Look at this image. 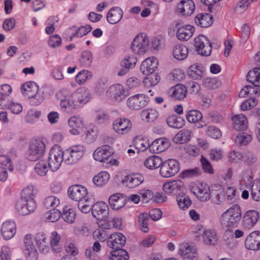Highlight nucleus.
Wrapping results in <instances>:
<instances>
[{
	"label": "nucleus",
	"mask_w": 260,
	"mask_h": 260,
	"mask_svg": "<svg viewBox=\"0 0 260 260\" xmlns=\"http://www.w3.org/2000/svg\"><path fill=\"white\" fill-rule=\"evenodd\" d=\"M37 193V189L33 185L24 188L21 192L20 199L16 203L15 208L17 212L22 215L33 212L37 207L35 200Z\"/></svg>",
	"instance_id": "obj_1"
},
{
	"label": "nucleus",
	"mask_w": 260,
	"mask_h": 260,
	"mask_svg": "<svg viewBox=\"0 0 260 260\" xmlns=\"http://www.w3.org/2000/svg\"><path fill=\"white\" fill-rule=\"evenodd\" d=\"M241 219V210L238 205H234L221 215L220 222L222 226L236 227Z\"/></svg>",
	"instance_id": "obj_2"
},
{
	"label": "nucleus",
	"mask_w": 260,
	"mask_h": 260,
	"mask_svg": "<svg viewBox=\"0 0 260 260\" xmlns=\"http://www.w3.org/2000/svg\"><path fill=\"white\" fill-rule=\"evenodd\" d=\"M46 149L44 142L40 139H32L29 143L27 158L30 161H36L44 155Z\"/></svg>",
	"instance_id": "obj_3"
},
{
	"label": "nucleus",
	"mask_w": 260,
	"mask_h": 260,
	"mask_svg": "<svg viewBox=\"0 0 260 260\" xmlns=\"http://www.w3.org/2000/svg\"><path fill=\"white\" fill-rule=\"evenodd\" d=\"M85 148L82 145L73 146L66 149L63 153L64 162L72 165L79 161L84 154Z\"/></svg>",
	"instance_id": "obj_4"
},
{
	"label": "nucleus",
	"mask_w": 260,
	"mask_h": 260,
	"mask_svg": "<svg viewBox=\"0 0 260 260\" xmlns=\"http://www.w3.org/2000/svg\"><path fill=\"white\" fill-rule=\"evenodd\" d=\"M64 161L63 151L58 146L53 147L50 151L48 157V166L52 171L57 170L62 161Z\"/></svg>",
	"instance_id": "obj_5"
},
{
	"label": "nucleus",
	"mask_w": 260,
	"mask_h": 260,
	"mask_svg": "<svg viewBox=\"0 0 260 260\" xmlns=\"http://www.w3.org/2000/svg\"><path fill=\"white\" fill-rule=\"evenodd\" d=\"M179 170V162L175 159H170L162 162L159 171L162 177L169 178L177 174Z\"/></svg>",
	"instance_id": "obj_6"
},
{
	"label": "nucleus",
	"mask_w": 260,
	"mask_h": 260,
	"mask_svg": "<svg viewBox=\"0 0 260 260\" xmlns=\"http://www.w3.org/2000/svg\"><path fill=\"white\" fill-rule=\"evenodd\" d=\"M194 46L198 53L202 56H208L211 53V44L204 35H199L194 39Z\"/></svg>",
	"instance_id": "obj_7"
},
{
	"label": "nucleus",
	"mask_w": 260,
	"mask_h": 260,
	"mask_svg": "<svg viewBox=\"0 0 260 260\" xmlns=\"http://www.w3.org/2000/svg\"><path fill=\"white\" fill-rule=\"evenodd\" d=\"M148 44V39L146 36L138 35L132 43L131 48L134 53L141 54L146 51Z\"/></svg>",
	"instance_id": "obj_8"
},
{
	"label": "nucleus",
	"mask_w": 260,
	"mask_h": 260,
	"mask_svg": "<svg viewBox=\"0 0 260 260\" xmlns=\"http://www.w3.org/2000/svg\"><path fill=\"white\" fill-rule=\"evenodd\" d=\"M68 193L70 198L78 202L89 198L86 188L80 185L71 186L68 188Z\"/></svg>",
	"instance_id": "obj_9"
},
{
	"label": "nucleus",
	"mask_w": 260,
	"mask_h": 260,
	"mask_svg": "<svg viewBox=\"0 0 260 260\" xmlns=\"http://www.w3.org/2000/svg\"><path fill=\"white\" fill-rule=\"evenodd\" d=\"M191 192L201 202H206L211 198V192L209 186L200 184L191 187Z\"/></svg>",
	"instance_id": "obj_10"
},
{
	"label": "nucleus",
	"mask_w": 260,
	"mask_h": 260,
	"mask_svg": "<svg viewBox=\"0 0 260 260\" xmlns=\"http://www.w3.org/2000/svg\"><path fill=\"white\" fill-rule=\"evenodd\" d=\"M109 207L104 202H98L92 206L93 216L99 220H106L109 214Z\"/></svg>",
	"instance_id": "obj_11"
},
{
	"label": "nucleus",
	"mask_w": 260,
	"mask_h": 260,
	"mask_svg": "<svg viewBox=\"0 0 260 260\" xmlns=\"http://www.w3.org/2000/svg\"><path fill=\"white\" fill-rule=\"evenodd\" d=\"M148 98L144 94H137L128 98L127 104L133 110H139L146 106L148 103Z\"/></svg>",
	"instance_id": "obj_12"
},
{
	"label": "nucleus",
	"mask_w": 260,
	"mask_h": 260,
	"mask_svg": "<svg viewBox=\"0 0 260 260\" xmlns=\"http://www.w3.org/2000/svg\"><path fill=\"white\" fill-rule=\"evenodd\" d=\"M107 243L108 246L113 250L122 249L125 244L126 238L121 233H115L111 235Z\"/></svg>",
	"instance_id": "obj_13"
},
{
	"label": "nucleus",
	"mask_w": 260,
	"mask_h": 260,
	"mask_svg": "<svg viewBox=\"0 0 260 260\" xmlns=\"http://www.w3.org/2000/svg\"><path fill=\"white\" fill-rule=\"evenodd\" d=\"M184 189V183L179 179L166 182L163 185V190L167 194H178Z\"/></svg>",
	"instance_id": "obj_14"
},
{
	"label": "nucleus",
	"mask_w": 260,
	"mask_h": 260,
	"mask_svg": "<svg viewBox=\"0 0 260 260\" xmlns=\"http://www.w3.org/2000/svg\"><path fill=\"white\" fill-rule=\"evenodd\" d=\"M175 24V27L178 28L177 37L181 41H187L192 36L194 31V28L190 25H186L182 27H179L180 23L177 21L174 22L173 25Z\"/></svg>",
	"instance_id": "obj_15"
},
{
	"label": "nucleus",
	"mask_w": 260,
	"mask_h": 260,
	"mask_svg": "<svg viewBox=\"0 0 260 260\" xmlns=\"http://www.w3.org/2000/svg\"><path fill=\"white\" fill-rule=\"evenodd\" d=\"M158 62L156 58L152 56L148 57L142 61L140 71L146 75L152 74L157 68Z\"/></svg>",
	"instance_id": "obj_16"
},
{
	"label": "nucleus",
	"mask_w": 260,
	"mask_h": 260,
	"mask_svg": "<svg viewBox=\"0 0 260 260\" xmlns=\"http://www.w3.org/2000/svg\"><path fill=\"white\" fill-rule=\"evenodd\" d=\"M247 249L252 250L260 249V232L254 231L251 233L246 238L245 242Z\"/></svg>",
	"instance_id": "obj_17"
},
{
	"label": "nucleus",
	"mask_w": 260,
	"mask_h": 260,
	"mask_svg": "<svg viewBox=\"0 0 260 260\" xmlns=\"http://www.w3.org/2000/svg\"><path fill=\"white\" fill-rule=\"evenodd\" d=\"M170 146L169 140L165 138H160L153 141L149 145V150L152 153H159L164 151Z\"/></svg>",
	"instance_id": "obj_18"
},
{
	"label": "nucleus",
	"mask_w": 260,
	"mask_h": 260,
	"mask_svg": "<svg viewBox=\"0 0 260 260\" xmlns=\"http://www.w3.org/2000/svg\"><path fill=\"white\" fill-rule=\"evenodd\" d=\"M131 121L127 118H119L113 123V127L117 133L124 134L127 133L131 128Z\"/></svg>",
	"instance_id": "obj_19"
},
{
	"label": "nucleus",
	"mask_w": 260,
	"mask_h": 260,
	"mask_svg": "<svg viewBox=\"0 0 260 260\" xmlns=\"http://www.w3.org/2000/svg\"><path fill=\"white\" fill-rule=\"evenodd\" d=\"M186 87L181 84H178L172 87L168 91L169 95L177 100H181L186 96Z\"/></svg>",
	"instance_id": "obj_20"
},
{
	"label": "nucleus",
	"mask_w": 260,
	"mask_h": 260,
	"mask_svg": "<svg viewBox=\"0 0 260 260\" xmlns=\"http://www.w3.org/2000/svg\"><path fill=\"white\" fill-rule=\"evenodd\" d=\"M137 62V58L134 56H126L120 63L121 69L118 72L119 76H122L127 73L129 69L133 68Z\"/></svg>",
	"instance_id": "obj_21"
},
{
	"label": "nucleus",
	"mask_w": 260,
	"mask_h": 260,
	"mask_svg": "<svg viewBox=\"0 0 260 260\" xmlns=\"http://www.w3.org/2000/svg\"><path fill=\"white\" fill-rule=\"evenodd\" d=\"M144 178L140 174H134L126 176L122 183L130 188L136 187L143 182Z\"/></svg>",
	"instance_id": "obj_22"
},
{
	"label": "nucleus",
	"mask_w": 260,
	"mask_h": 260,
	"mask_svg": "<svg viewBox=\"0 0 260 260\" xmlns=\"http://www.w3.org/2000/svg\"><path fill=\"white\" fill-rule=\"evenodd\" d=\"M16 233V224L13 221L8 220L4 222L2 226L1 234L6 240L13 238Z\"/></svg>",
	"instance_id": "obj_23"
},
{
	"label": "nucleus",
	"mask_w": 260,
	"mask_h": 260,
	"mask_svg": "<svg viewBox=\"0 0 260 260\" xmlns=\"http://www.w3.org/2000/svg\"><path fill=\"white\" fill-rule=\"evenodd\" d=\"M195 5L192 0H182L177 6V11L183 15L189 16L193 14Z\"/></svg>",
	"instance_id": "obj_24"
},
{
	"label": "nucleus",
	"mask_w": 260,
	"mask_h": 260,
	"mask_svg": "<svg viewBox=\"0 0 260 260\" xmlns=\"http://www.w3.org/2000/svg\"><path fill=\"white\" fill-rule=\"evenodd\" d=\"M179 253L184 260L198 259L197 249L188 244H183L181 246Z\"/></svg>",
	"instance_id": "obj_25"
},
{
	"label": "nucleus",
	"mask_w": 260,
	"mask_h": 260,
	"mask_svg": "<svg viewBox=\"0 0 260 260\" xmlns=\"http://www.w3.org/2000/svg\"><path fill=\"white\" fill-rule=\"evenodd\" d=\"M233 128L237 131L246 130L248 127L247 117L243 114H238L232 117Z\"/></svg>",
	"instance_id": "obj_26"
},
{
	"label": "nucleus",
	"mask_w": 260,
	"mask_h": 260,
	"mask_svg": "<svg viewBox=\"0 0 260 260\" xmlns=\"http://www.w3.org/2000/svg\"><path fill=\"white\" fill-rule=\"evenodd\" d=\"M126 202V197L121 193H115L110 196L109 203L112 209L118 210L123 207Z\"/></svg>",
	"instance_id": "obj_27"
},
{
	"label": "nucleus",
	"mask_w": 260,
	"mask_h": 260,
	"mask_svg": "<svg viewBox=\"0 0 260 260\" xmlns=\"http://www.w3.org/2000/svg\"><path fill=\"white\" fill-rule=\"evenodd\" d=\"M123 16V11L118 7H113L109 11L107 15V21L112 24L118 23Z\"/></svg>",
	"instance_id": "obj_28"
},
{
	"label": "nucleus",
	"mask_w": 260,
	"mask_h": 260,
	"mask_svg": "<svg viewBox=\"0 0 260 260\" xmlns=\"http://www.w3.org/2000/svg\"><path fill=\"white\" fill-rule=\"evenodd\" d=\"M110 150L109 146L97 148L93 154L94 159L100 162H104L108 160L112 154V152Z\"/></svg>",
	"instance_id": "obj_29"
},
{
	"label": "nucleus",
	"mask_w": 260,
	"mask_h": 260,
	"mask_svg": "<svg viewBox=\"0 0 260 260\" xmlns=\"http://www.w3.org/2000/svg\"><path fill=\"white\" fill-rule=\"evenodd\" d=\"M21 89L24 95L30 99L39 91V86L34 82H27L22 85Z\"/></svg>",
	"instance_id": "obj_30"
},
{
	"label": "nucleus",
	"mask_w": 260,
	"mask_h": 260,
	"mask_svg": "<svg viewBox=\"0 0 260 260\" xmlns=\"http://www.w3.org/2000/svg\"><path fill=\"white\" fill-rule=\"evenodd\" d=\"M259 218V214L255 210H249L246 212L243 217V224L247 228L253 226L257 221Z\"/></svg>",
	"instance_id": "obj_31"
},
{
	"label": "nucleus",
	"mask_w": 260,
	"mask_h": 260,
	"mask_svg": "<svg viewBox=\"0 0 260 260\" xmlns=\"http://www.w3.org/2000/svg\"><path fill=\"white\" fill-rule=\"evenodd\" d=\"M194 22L196 24L201 27H208L213 24V19L209 14L201 13L196 16Z\"/></svg>",
	"instance_id": "obj_32"
},
{
	"label": "nucleus",
	"mask_w": 260,
	"mask_h": 260,
	"mask_svg": "<svg viewBox=\"0 0 260 260\" xmlns=\"http://www.w3.org/2000/svg\"><path fill=\"white\" fill-rule=\"evenodd\" d=\"M89 91L84 88H81L73 93L72 99L76 101L78 106L79 104L86 103L89 100Z\"/></svg>",
	"instance_id": "obj_33"
},
{
	"label": "nucleus",
	"mask_w": 260,
	"mask_h": 260,
	"mask_svg": "<svg viewBox=\"0 0 260 260\" xmlns=\"http://www.w3.org/2000/svg\"><path fill=\"white\" fill-rule=\"evenodd\" d=\"M68 124L71 127L69 131L71 134L74 135L80 134V129L83 126V121L80 118L72 116L69 119Z\"/></svg>",
	"instance_id": "obj_34"
},
{
	"label": "nucleus",
	"mask_w": 260,
	"mask_h": 260,
	"mask_svg": "<svg viewBox=\"0 0 260 260\" xmlns=\"http://www.w3.org/2000/svg\"><path fill=\"white\" fill-rule=\"evenodd\" d=\"M188 53V48L186 46L181 44L175 45L173 50V55L174 58L179 60H183L185 59Z\"/></svg>",
	"instance_id": "obj_35"
},
{
	"label": "nucleus",
	"mask_w": 260,
	"mask_h": 260,
	"mask_svg": "<svg viewBox=\"0 0 260 260\" xmlns=\"http://www.w3.org/2000/svg\"><path fill=\"white\" fill-rule=\"evenodd\" d=\"M247 81L256 87H260V68H254L247 75Z\"/></svg>",
	"instance_id": "obj_36"
},
{
	"label": "nucleus",
	"mask_w": 260,
	"mask_h": 260,
	"mask_svg": "<svg viewBox=\"0 0 260 260\" xmlns=\"http://www.w3.org/2000/svg\"><path fill=\"white\" fill-rule=\"evenodd\" d=\"M162 160L158 156L152 155L148 157L144 162L145 166L149 169L153 170L161 167Z\"/></svg>",
	"instance_id": "obj_37"
},
{
	"label": "nucleus",
	"mask_w": 260,
	"mask_h": 260,
	"mask_svg": "<svg viewBox=\"0 0 260 260\" xmlns=\"http://www.w3.org/2000/svg\"><path fill=\"white\" fill-rule=\"evenodd\" d=\"M115 100L117 102H121L124 100L126 96V91L123 86L119 84L114 85L111 87Z\"/></svg>",
	"instance_id": "obj_38"
},
{
	"label": "nucleus",
	"mask_w": 260,
	"mask_h": 260,
	"mask_svg": "<svg viewBox=\"0 0 260 260\" xmlns=\"http://www.w3.org/2000/svg\"><path fill=\"white\" fill-rule=\"evenodd\" d=\"M191 132L190 130L183 129L178 133L173 139L174 142L183 144L190 140Z\"/></svg>",
	"instance_id": "obj_39"
},
{
	"label": "nucleus",
	"mask_w": 260,
	"mask_h": 260,
	"mask_svg": "<svg viewBox=\"0 0 260 260\" xmlns=\"http://www.w3.org/2000/svg\"><path fill=\"white\" fill-rule=\"evenodd\" d=\"M202 237L205 244L208 245H214L217 240L216 232L212 230L204 231Z\"/></svg>",
	"instance_id": "obj_40"
},
{
	"label": "nucleus",
	"mask_w": 260,
	"mask_h": 260,
	"mask_svg": "<svg viewBox=\"0 0 260 260\" xmlns=\"http://www.w3.org/2000/svg\"><path fill=\"white\" fill-rule=\"evenodd\" d=\"M60 105L61 109L67 112H72L78 107L76 101L72 98L60 101Z\"/></svg>",
	"instance_id": "obj_41"
},
{
	"label": "nucleus",
	"mask_w": 260,
	"mask_h": 260,
	"mask_svg": "<svg viewBox=\"0 0 260 260\" xmlns=\"http://www.w3.org/2000/svg\"><path fill=\"white\" fill-rule=\"evenodd\" d=\"M76 214L74 210L68 206H65L61 213L63 220L69 223H73L75 220Z\"/></svg>",
	"instance_id": "obj_42"
},
{
	"label": "nucleus",
	"mask_w": 260,
	"mask_h": 260,
	"mask_svg": "<svg viewBox=\"0 0 260 260\" xmlns=\"http://www.w3.org/2000/svg\"><path fill=\"white\" fill-rule=\"evenodd\" d=\"M176 200L179 208L182 209L188 208L191 204L190 199L185 195L183 191L176 195Z\"/></svg>",
	"instance_id": "obj_43"
},
{
	"label": "nucleus",
	"mask_w": 260,
	"mask_h": 260,
	"mask_svg": "<svg viewBox=\"0 0 260 260\" xmlns=\"http://www.w3.org/2000/svg\"><path fill=\"white\" fill-rule=\"evenodd\" d=\"M60 237L58 234L54 231L51 233L50 237V246L52 249L56 253L59 252L61 249V246L60 244Z\"/></svg>",
	"instance_id": "obj_44"
},
{
	"label": "nucleus",
	"mask_w": 260,
	"mask_h": 260,
	"mask_svg": "<svg viewBox=\"0 0 260 260\" xmlns=\"http://www.w3.org/2000/svg\"><path fill=\"white\" fill-rule=\"evenodd\" d=\"M110 175L106 171L101 172L93 178V183L97 186H102L109 180Z\"/></svg>",
	"instance_id": "obj_45"
},
{
	"label": "nucleus",
	"mask_w": 260,
	"mask_h": 260,
	"mask_svg": "<svg viewBox=\"0 0 260 260\" xmlns=\"http://www.w3.org/2000/svg\"><path fill=\"white\" fill-rule=\"evenodd\" d=\"M93 201L91 198H87L86 199L78 202V207L79 210L84 213H87L92 210V206Z\"/></svg>",
	"instance_id": "obj_46"
},
{
	"label": "nucleus",
	"mask_w": 260,
	"mask_h": 260,
	"mask_svg": "<svg viewBox=\"0 0 260 260\" xmlns=\"http://www.w3.org/2000/svg\"><path fill=\"white\" fill-rule=\"evenodd\" d=\"M110 255L111 260H128L129 258L128 252L123 249L113 250Z\"/></svg>",
	"instance_id": "obj_47"
},
{
	"label": "nucleus",
	"mask_w": 260,
	"mask_h": 260,
	"mask_svg": "<svg viewBox=\"0 0 260 260\" xmlns=\"http://www.w3.org/2000/svg\"><path fill=\"white\" fill-rule=\"evenodd\" d=\"M210 198L213 203L220 205L225 200L224 192L221 190H212Z\"/></svg>",
	"instance_id": "obj_48"
},
{
	"label": "nucleus",
	"mask_w": 260,
	"mask_h": 260,
	"mask_svg": "<svg viewBox=\"0 0 260 260\" xmlns=\"http://www.w3.org/2000/svg\"><path fill=\"white\" fill-rule=\"evenodd\" d=\"M167 123L170 127L180 128L184 125V121L176 115H171L167 119Z\"/></svg>",
	"instance_id": "obj_49"
},
{
	"label": "nucleus",
	"mask_w": 260,
	"mask_h": 260,
	"mask_svg": "<svg viewBox=\"0 0 260 260\" xmlns=\"http://www.w3.org/2000/svg\"><path fill=\"white\" fill-rule=\"evenodd\" d=\"M203 117L202 114L197 110H191L186 114V118L190 123H196L200 121Z\"/></svg>",
	"instance_id": "obj_50"
},
{
	"label": "nucleus",
	"mask_w": 260,
	"mask_h": 260,
	"mask_svg": "<svg viewBox=\"0 0 260 260\" xmlns=\"http://www.w3.org/2000/svg\"><path fill=\"white\" fill-rule=\"evenodd\" d=\"M149 216L147 213H141L138 217V222L139 228L144 233H147L149 231L148 220Z\"/></svg>",
	"instance_id": "obj_51"
},
{
	"label": "nucleus",
	"mask_w": 260,
	"mask_h": 260,
	"mask_svg": "<svg viewBox=\"0 0 260 260\" xmlns=\"http://www.w3.org/2000/svg\"><path fill=\"white\" fill-rule=\"evenodd\" d=\"M141 116L143 119H146L148 122H153L158 117V113L155 109H150L143 110Z\"/></svg>",
	"instance_id": "obj_52"
},
{
	"label": "nucleus",
	"mask_w": 260,
	"mask_h": 260,
	"mask_svg": "<svg viewBox=\"0 0 260 260\" xmlns=\"http://www.w3.org/2000/svg\"><path fill=\"white\" fill-rule=\"evenodd\" d=\"M223 241L224 244L230 248H233L236 246L234 236L230 229L225 231L223 235Z\"/></svg>",
	"instance_id": "obj_53"
},
{
	"label": "nucleus",
	"mask_w": 260,
	"mask_h": 260,
	"mask_svg": "<svg viewBox=\"0 0 260 260\" xmlns=\"http://www.w3.org/2000/svg\"><path fill=\"white\" fill-rule=\"evenodd\" d=\"M44 204L46 208L56 209L60 204V200L55 196H49L44 200Z\"/></svg>",
	"instance_id": "obj_54"
},
{
	"label": "nucleus",
	"mask_w": 260,
	"mask_h": 260,
	"mask_svg": "<svg viewBox=\"0 0 260 260\" xmlns=\"http://www.w3.org/2000/svg\"><path fill=\"white\" fill-rule=\"evenodd\" d=\"M251 196L254 201H260V180L253 181L251 186Z\"/></svg>",
	"instance_id": "obj_55"
},
{
	"label": "nucleus",
	"mask_w": 260,
	"mask_h": 260,
	"mask_svg": "<svg viewBox=\"0 0 260 260\" xmlns=\"http://www.w3.org/2000/svg\"><path fill=\"white\" fill-rule=\"evenodd\" d=\"M92 61V55L91 53L88 51H84L80 58L79 62L80 64L84 67H89Z\"/></svg>",
	"instance_id": "obj_56"
},
{
	"label": "nucleus",
	"mask_w": 260,
	"mask_h": 260,
	"mask_svg": "<svg viewBox=\"0 0 260 260\" xmlns=\"http://www.w3.org/2000/svg\"><path fill=\"white\" fill-rule=\"evenodd\" d=\"M61 216L60 211L57 209H52L45 214L46 220L49 222L57 221Z\"/></svg>",
	"instance_id": "obj_57"
},
{
	"label": "nucleus",
	"mask_w": 260,
	"mask_h": 260,
	"mask_svg": "<svg viewBox=\"0 0 260 260\" xmlns=\"http://www.w3.org/2000/svg\"><path fill=\"white\" fill-rule=\"evenodd\" d=\"M92 73L87 70L80 71L76 76V81L79 84H84L86 81L91 78Z\"/></svg>",
	"instance_id": "obj_58"
},
{
	"label": "nucleus",
	"mask_w": 260,
	"mask_h": 260,
	"mask_svg": "<svg viewBox=\"0 0 260 260\" xmlns=\"http://www.w3.org/2000/svg\"><path fill=\"white\" fill-rule=\"evenodd\" d=\"M199 68L200 67L198 66H191L188 71V76L196 80L201 79L203 77L204 73Z\"/></svg>",
	"instance_id": "obj_59"
},
{
	"label": "nucleus",
	"mask_w": 260,
	"mask_h": 260,
	"mask_svg": "<svg viewBox=\"0 0 260 260\" xmlns=\"http://www.w3.org/2000/svg\"><path fill=\"white\" fill-rule=\"evenodd\" d=\"M252 140L251 135L247 133L239 134L235 139V142L240 145H245Z\"/></svg>",
	"instance_id": "obj_60"
},
{
	"label": "nucleus",
	"mask_w": 260,
	"mask_h": 260,
	"mask_svg": "<svg viewBox=\"0 0 260 260\" xmlns=\"http://www.w3.org/2000/svg\"><path fill=\"white\" fill-rule=\"evenodd\" d=\"M106 83L107 80L103 79L99 80L96 83L94 91L98 95H101L104 93L107 87Z\"/></svg>",
	"instance_id": "obj_61"
},
{
	"label": "nucleus",
	"mask_w": 260,
	"mask_h": 260,
	"mask_svg": "<svg viewBox=\"0 0 260 260\" xmlns=\"http://www.w3.org/2000/svg\"><path fill=\"white\" fill-rule=\"evenodd\" d=\"M205 87L208 89H215L220 86V83L215 78H207L203 81Z\"/></svg>",
	"instance_id": "obj_62"
},
{
	"label": "nucleus",
	"mask_w": 260,
	"mask_h": 260,
	"mask_svg": "<svg viewBox=\"0 0 260 260\" xmlns=\"http://www.w3.org/2000/svg\"><path fill=\"white\" fill-rule=\"evenodd\" d=\"M36 172L40 176H45L48 172V167L44 161H40L35 166Z\"/></svg>",
	"instance_id": "obj_63"
},
{
	"label": "nucleus",
	"mask_w": 260,
	"mask_h": 260,
	"mask_svg": "<svg viewBox=\"0 0 260 260\" xmlns=\"http://www.w3.org/2000/svg\"><path fill=\"white\" fill-rule=\"evenodd\" d=\"M242 160L248 166H250L256 161V157L250 152L242 153Z\"/></svg>",
	"instance_id": "obj_64"
}]
</instances>
